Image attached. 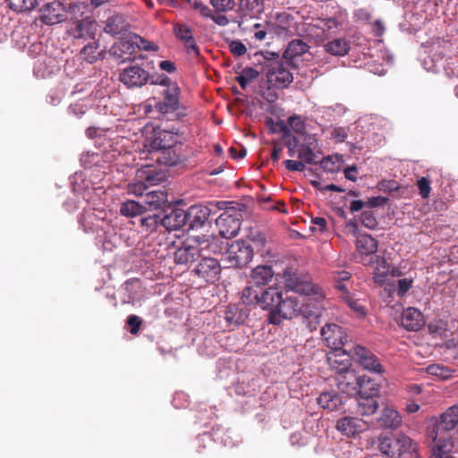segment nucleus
Returning <instances> with one entry per match:
<instances>
[{
  "instance_id": "e433bc0d",
  "label": "nucleus",
  "mask_w": 458,
  "mask_h": 458,
  "mask_svg": "<svg viewBox=\"0 0 458 458\" xmlns=\"http://www.w3.org/2000/svg\"><path fill=\"white\" fill-rule=\"evenodd\" d=\"M247 317V311L235 305L229 306L225 315V318L229 326H239L245 321Z\"/></svg>"
},
{
  "instance_id": "cd10ccee",
  "label": "nucleus",
  "mask_w": 458,
  "mask_h": 458,
  "mask_svg": "<svg viewBox=\"0 0 458 458\" xmlns=\"http://www.w3.org/2000/svg\"><path fill=\"white\" fill-rule=\"evenodd\" d=\"M264 12V0H240L239 13L242 16L257 18Z\"/></svg>"
},
{
  "instance_id": "49530a36",
  "label": "nucleus",
  "mask_w": 458,
  "mask_h": 458,
  "mask_svg": "<svg viewBox=\"0 0 458 458\" xmlns=\"http://www.w3.org/2000/svg\"><path fill=\"white\" fill-rule=\"evenodd\" d=\"M9 8L14 12L21 13L32 10L37 0H5Z\"/></svg>"
},
{
  "instance_id": "b1692460",
  "label": "nucleus",
  "mask_w": 458,
  "mask_h": 458,
  "mask_svg": "<svg viewBox=\"0 0 458 458\" xmlns=\"http://www.w3.org/2000/svg\"><path fill=\"white\" fill-rule=\"evenodd\" d=\"M168 202L167 193L164 191H151L146 192L143 197V206L146 209L157 210L164 208Z\"/></svg>"
},
{
  "instance_id": "774afa93",
  "label": "nucleus",
  "mask_w": 458,
  "mask_h": 458,
  "mask_svg": "<svg viewBox=\"0 0 458 458\" xmlns=\"http://www.w3.org/2000/svg\"><path fill=\"white\" fill-rule=\"evenodd\" d=\"M188 3L198 11L203 17L211 15V9L200 0H187Z\"/></svg>"
},
{
  "instance_id": "69168bd1",
  "label": "nucleus",
  "mask_w": 458,
  "mask_h": 458,
  "mask_svg": "<svg viewBox=\"0 0 458 458\" xmlns=\"http://www.w3.org/2000/svg\"><path fill=\"white\" fill-rule=\"evenodd\" d=\"M229 49L235 56H242L247 52L246 46L240 40H233L229 43Z\"/></svg>"
},
{
  "instance_id": "f03ea898",
  "label": "nucleus",
  "mask_w": 458,
  "mask_h": 458,
  "mask_svg": "<svg viewBox=\"0 0 458 458\" xmlns=\"http://www.w3.org/2000/svg\"><path fill=\"white\" fill-rule=\"evenodd\" d=\"M84 9L85 6L80 4L70 5L67 33L74 39L94 40L98 35V25L94 18L85 15Z\"/></svg>"
},
{
  "instance_id": "dca6fc26",
  "label": "nucleus",
  "mask_w": 458,
  "mask_h": 458,
  "mask_svg": "<svg viewBox=\"0 0 458 458\" xmlns=\"http://www.w3.org/2000/svg\"><path fill=\"white\" fill-rule=\"evenodd\" d=\"M368 423L357 417L345 416L337 420L336 428L347 437H354L367 430Z\"/></svg>"
},
{
  "instance_id": "f704fd0d",
  "label": "nucleus",
  "mask_w": 458,
  "mask_h": 458,
  "mask_svg": "<svg viewBox=\"0 0 458 458\" xmlns=\"http://www.w3.org/2000/svg\"><path fill=\"white\" fill-rule=\"evenodd\" d=\"M324 47L327 53L335 56H344L350 50V45L344 38H335L327 42Z\"/></svg>"
},
{
  "instance_id": "f8f14e48",
  "label": "nucleus",
  "mask_w": 458,
  "mask_h": 458,
  "mask_svg": "<svg viewBox=\"0 0 458 458\" xmlns=\"http://www.w3.org/2000/svg\"><path fill=\"white\" fill-rule=\"evenodd\" d=\"M164 99L157 104V108L162 114H168L177 111L180 106L179 95L180 88L176 82H172L161 91Z\"/></svg>"
},
{
  "instance_id": "8fccbe9b",
  "label": "nucleus",
  "mask_w": 458,
  "mask_h": 458,
  "mask_svg": "<svg viewBox=\"0 0 458 458\" xmlns=\"http://www.w3.org/2000/svg\"><path fill=\"white\" fill-rule=\"evenodd\" d=\"M132 44H134L135 48L142 49L145 51H157L158 47L155 45L153 42H150L143 38L140 37L137 34L131 33Z\"/></svg>"
},
{
  "instance_id": "6e6552de",
  "label": "nucleus",
  "mask_w": 458,
  "mask_h": 458,
  "mask_svg": "<svg viewBox=\"0 0 458 458\" xmlns=\"http://www.w3.org/2000/svg\"><path fill=\"white\" fill-rule=\"evenodd\" d=\"M354 357L353 346L348 349L346 347H341L332 350L327 356V362L331 369L339 375L351 370V360Z\"/></svg>"
},
{
  "instance_id": "c756f323",
  "label": "nucleus",
  "mask_w": 458,
  "mask_h": 458,
  "mask_svg": "<svg viewBox=\"0 0 458 458\" xmlns=\"http://www.w3.org/2000/svg\"><path fill=\"white\" fill-rule=\"evenodd\" d=\"M274 276V271L271 266L262 265L252 269L250 274V283L255 286L267 284Z\"/></svg>"
},
{
  "instance_id": "423d86ee",
  "label": "nucleus",
  "mask_w": 458,
  "mask_h": 458,
  "mask_svg": "<svg viewBox=\"0 0 458 458\" xmlns=\"http://www.w3.org/2000/svg\"><path fill=\"white\" fill-rule=\"evenodd\" d=\"M216 222L220 235L225 239L235 237L241 229L240 214L232 207H226Z\"/></svg>"
},
{
  "instance_id": "2eb2a0df",
  "label": "nucleus",
  "mask_w": 458,
  "mask_h": 458,
  "mask_svg": "<svg viewBox=\"0 0 458 458\" xmlns=\"http://www.w3.org/2000/svg\"><path fill=\"white\" fill-rule=\"evenodd\" d=\"M353 355H355L358 362L364 369L376 374H382L384 372L378 359L365 347L360 345L353 346Z\"/></svg>"
},
{
  "instance_id": "4be33fe9",
  "label": "nucleus",
  "mask_w": 458,
  "mask_h": 458,
  "mask_svg": "<svg viewBox=\"0 0 458 458\" xmlns=\"http://www.w3.org/2000/svg\"><path fill=\"white\" fill-rule=\"evenodd\" d=\"M56 68L57 61L55 58L40 54L34 64L33 72L37 78L43 79L54 73Z\"/></svg>"
},
{
  "instance_id": "3c124183",
  "label": "nucleus",
  "mask_w": 458,
  "mask_h": 458,
  "mask_svg": "<svg viewBox=\"0 0 458 458\" xmlns=\"http://www.w3.org/2000/svg\"><path fill=\"white\" fill-rule=\"evenodd\" d=\"M174 32L176 38L182 42L186 39H191V38L193 36L191 27L184 23L174 24Z\"/></svg>"
},
{
  "instance_id": "de8ad7c7",
  "label": "nucleus",
  "mask_w": 458,
  "mask_h": 458,
  "mask_svg": "<svg viewBox=\"0 0 458 458\" xmlns=\"http://www.w3.org/2000/svg\"><path fill=\"white\" fill-rule=\"evenodd\" d=\"M340 25L341 23L335 20V18L330 17L318 19L314 26L320 29L325 34H331L334 33Z\"/></svg>"
},
{
  "instance_id": "bb28decb",
  "label": "nucleus",
  "mask_w": 458,
  "mask_h": 458,
  "mask_svg": "<svg viewBox=\"0 0 458 458\" xmlns=\"http://www.w3.org/2000/svg\"><path fill=\"white\" fill-rule=\"evenodd\" d=\"M367 264L370 265L374 269L373 278L376 284H383L389 282V268L383 258L377 257L373 260H368Z\"/></svg>"
},
{
  "instance_id": "4d7b16f0",
  "label": "nucleus",
  "mask_w": 458,
  "mask_h": 458,
  "mask_svg": "<svg viewBox=\"0 0 458 458\" xmlns=\"http://www.w3.org/2000/svg\"><path fill=\"white\" fill-rule=\"evenodd\" d=\"M216 11L225 13L232 11L235 6V0H209Z\"/></svg>"
},
{
  "instance_id": "e2e57ef3",
  "label": "nucleus",
  "mask_w": 458,
  "mask_h": 458,
  "mask_svg": "<svg viewBox=\"0 0 458 458\" xmlns=\"http://www.w3.org/2000/svg\"><path fill=\"white\" fill-rule=\"evenodd\" d=\"M113 133L109 129L104 130L100 128L96 127H90L88 128L86 131V134L89 138H98L101 139L102 137H108V140H111L110 135Z\"/></svg>"
},
{
  "instance_id": "72a5a7b5",
  "label": "nucleus",
  "mask_w": 458,
  "mask_h": 458,
  "mask_svg": "<svg viewBox=\"0 0 458 458\" xmlns=\"http://www.w3.org/2000/svg\"><path fill=\"white\" fill-rule=\"evenodd\" d=\"M446 61L441 53H434L424 58L423 66L428 72H438L441 69L446 70Z\"/></svg>"
},
{
  "instance_id": "6ab92c4d",
  "label": "nucleus",
  "mask_w": 458,
  "mask_h": 458,
  "mask_svg": "<svg viewBox=\"0 0 458 458\" xmlns=\"http://www.w3.org/2000/svg\"><path fill=\"white\" fill-rule=\"evenodd\" d=\"M131 33H129L126 38H122L112 46L110 54L121 63L130 60L135 50L134 44L131 42Z\"/></svg>"
},
{
  "instance_id": "680f3d73",
  "label": "nucleus",
  "mask_w": 458,
  "mask_h": 458,
  "mask_svg": "<svg viewBox=\"0 0 458 458\" xmlns=\"http://www.w3.org/2000/svg\"><path fill=\"white\" fill-rule=\"evenodd\" d=\"M298 139L300 140V146L307 147L317 150L318 140L315 135L304 133L301 136H298Z\"/></svg>"
},
{
  "instance_id": "39448f33",
  "label": "nucleus",
  "mask_w": 458,
  "mask_h": 458,
  "mask_svg": "<svg viewBox=\"0 0 458 458\" xmlns=\"http://www.w3.org/2000/svg\"><path fill=\"white\" fill-rule=\"evenodd\" d=\"M253 258L251 246L244 241L233 242L225 254L230 267H240L249 264Z\"/></svg>"
},
{
  "instance_id": "13d9d810",
  "label": "nucleus",
  "mask_w": 458,
  "mask_h": 458,
  "mask_svg": "<svg viewBox=\"0 0 458 458\" xmlns=\"http://www.w3.org/2000/svg\"><path fill=\"white\" fill-rule=\"evenodd\" d=\"M138 182H131L128 184V192L136 196H141L142 198L146 194L147 186L144 180L138 179Z\"/></svg>"
},
{
  "instance_id": "1a4fd4ad",
  "label": "nucleus",
  "mask_w": 458,
  "mask_h": 458,
  "mask_svg": "<svg viewBox=\"0 0 458 458\" xmlns=\"http://www.w3.org/2000/svg\"><path fill=\"white\" fill-rule=\"evenodd\" d=\"M177 144V133L168 131H160L157 132L155 131V134L152 138H148L146 140L145 148L150 154L157 156V152L167 149L171 147H175Z\"/></svg>"
},
{
  "instance_id": "4c0bfd02",
  "label": "nucleus",
  "mask_w": 458,
  "mask_h": 458,
  "mask_svg": "<svg viewBox=\"0 0 458 458\" xmlns=\"http://www.w3.org/2000/svg\"><path fill=\"white\" fill-rule=\"evenodd\" d=\"M375 397L376 396L359 395L358 407L359 412L361 415L368 416L376 412L378 408V403Z\"/></svg>"
},
{
  "instance_id": "a18cd8bd",
  "label": "nucleus",
  "mask_w": 458,
  "mask_h": 458,
  "mask_svg": "<svg viewBox=\"0 0 458 458\" xmlns=\"http://www.w3.org/2000/svg\"><path fill=\"white\" fill-rule=\"evenodd\" d=\"M428 374L438 377L441 379H448L453 376L454 370L445 367L442 364L434 363L430 364L426 368Z\"/></svg>"
},
{
  "instance_id": "f257e3e1",
  "label": "nucleus",
  "mask_w": 458,
  "mask_h": 458,
  "mask_svg": "<svg viewBox=\"0 0 458 458\" xmlns=\"http://www.w3.org/2000/svg\"><path fill=\"white\" fill-rule=\"evenodd\" d=\"M285 287L288 291H283L278 287H268L263 296V303L269 310L268 321L274 325H279L284 319H291L299 314L307 316L309 311L305 308L306 301H321L324 298L322 290L290 269H285L282 274Z\"/></svg>"
},
{
  "instance_id": "7c9ffc66",
  "label": "nucleus",
  "mask_w": 458,
  "mask_h": 458,
  "mask_svg": "<svg viewBox=\"0 0 458 458\" xmlns=\"http://www.w3.org/2000/svg\"><path fill=\"white\" fill-rule=\"evenodd\" d=\"M137 178L144 180L145 182L150 185H156L164 180L165 174L161 171H157L153 165H143L137 170Z\"/></svg>"
},
{
  "instance_id": "2f4dec72",
  "label": "nucleus",
  "mask_w": 458,
  "mask_h": 458,
  "mask_svg": "<svg viewBox=\"0 0 458 458\" xmlns=\"http://www.w3.org/2000/svg\"><path fill=\"white\" fill-rule=\"evenodd\" d=\"M318 404L324 410L335 411L343 404L342 397L334 392H324L318 397Z\"/></svg>"
},
{
  "instance_id": "6e6d98bb",
  "label": "nucleus",
  "mask_w": 458,
  "mask_h": 458,
  "mask_svg": "<svg viewBox=\"0 0 458 458\" xmlns=\"http://www.w3.org/2000/svg\"><path fill=\"white\" fill-rule=\"evenodd\" d=\"M315 151L316 149L300 146L298 157L307 164H315L317 163Z\"/></svg>"
},
{
  "instance_id": "20e7f679",
  "label": "nucleus",
  "mask_w": 458,
  "mask_h": 458,
  "mask_svg": "<svg viewBox=\"0 0 458 458\" xmlns=\"http://www.w3.org/2000/svg\"><path fill=\"white\" fill-rule=\"evenodd\" d=\"M209 247V240L205 236H193L183 243L182 247L174 252V261L176 264L185 265L194 261L201 256V251Z\"/></svg>"
},
{
  "instance_id": "9b49d317",
  "label": "nucleus",
  "mask_w": 458,
  "mask_h": 458,
  "mask_svg": "<svg viewBox=\"0 0 458 458\" xmlns=\"http://www.w3.org/2000/svg\"><path fill=\"white\" fill-rule=\"evenodd\" d=\"M40 20L44 24L55 25L66 19L67 11L64 4L59 1H53L44 4L40 9Z\"/></svg>"
},
{
  "instance_id": "052dcab7",
  "label": "nucleus",
  "mask_w": 458,
  "mask_h": 458,
  "mask_svg": "<svg viewBox=\"0 0 458 458\" xmlns=\"http://www.w3.org/2000/svg\"><path fill=\"white\" fill-rule=\"evenodd\" d=\"M361 224L371 230L377 226V221L373 211H364L361 214Z\"/></svg>"
},
{
  "instance_id": "5fc2aeb1",
  "label": "nucleus",
  "mask_w": 458,
  "mask_h": 458,
  "mask_svg": "<svg viewBox=\"0 0 458 458\" xmlns=\"http://www.w3.org/2000/svg\"><path fill=\"white\" fill-rule=\"evenodd\" d=\"M161 216L159 215H152L140 219L141 225L147 229V231L154 232L161 225Z\"/></svg>"
},
{
  "instance_id": "c03bdc74",
  "label": "nucleus",
  "mask_w": 458,
  "mask_h": 458,
  "mask_svg": "<svg viewBox=\"0 0 458 458\" xmlns=\"http://www.w3.org/2000/svg\"><path fill=\"white\" fill-rule=\"evenodd\" d=\"M320 165L322 169L327 173H337L341 169V157L338 155L325 157L320 161Z\"/></svg>"
},
{
  "instance_id": "864d4df0",
  "label": "nucleus",
  "mask_w": 458,
  "mask_h": 458,
  "mask_svg": "<svg viewBox=\"0 0 458 458\" xmlns=\"http://www.w3.org/2000/svg\"><path fill=\"white\" fill-rule=\"evenodd\" d=\"M412 280L408 278L399 279L396 281V284L394 281L392 283L388 282L389 292L393 289H395V285H397V293L400 296H403L405 294L411 287Z\"/></svg>"
},
{
  "instance_id": "4468645a",
  "label": "nucleus",
  "mask_w": 458,
  "mask_h": 458,
  "mask_svg": "<svg viewBox=\"0 0 458 458\" xmlns=\"http://www.w3.org/2000/svg\"><path fill=\"white\" fill-rule=\"evenodd\" d=\"M320 333L325 344L332 350L346 345V335L336 324H326Z\"/></svg>"
},
{
  "instance_id": "7ed1b4c3",
  "label": "nucleus",
  "mask_w": 458,
  "mask_h": 458,
  "mask_svg": "<svg viewBox=\"0 0 458 458\" xmlns=\"http://www.w3.org/2000/svg\"><path fill=\"white\" fill-rule=\"evenodd\" d=\"M112 214L105 209L89 208L84 211L80 225L87 233H93L99 242L110 239L114 233L111 225Z\"/></svg>"
},
{
  "instance_id": "473e14b6",
  "label": "nucleus",
  "mask_w": 458,
  "mask_h": 458,
  "mask_svg": "<svg viewBox=\"0 0 458 458\" xmlns=\"http://www.w3.org/2000/svg\"><path fill=\"white\" fill-rule=\"evenodd\" d=\"M106 33L113 36L123 34L125 35L128 30V24L121 15H114L106 20L104 29Z\"/></svg>"
},
{
  "instance_id": "0eeeda50",
  "label": "nucleus",
  "mask_w": 458,
  "mask_h": 458,
  "mask_svg": "<svg viewBox=\"0 0 458 458\" xmlns=\"http://www.w3.org/2000/svg\"><path fill=\"white\" fill-rule=\"evenodd\" d=\"M267 78L268 83L277 89L286 88L293 80L286 62H276L268 66Z\"/></svg>"
},
{
  "instance_id": "79ce46f5",
  "label": "nucleus",
  "mask_w": 458,
  "mask_h": 458,
  "mask_svg": "<svg viewBox=\"0 0 458 458\" xmlns=\"http://www.w3.org/2000/svg\"><path fill=\"white\" fill-rule=\"evenodd\" d=\"M99 48V43L97 40V38H95L94 40H90L81 51V55L82 57L89 63L92 64L96 62L98 58V55H100L99 52H98Z\"/></svg>"
},
{
  "instance_id": "f3484780",
  "label": "nucleus",
  "mask_w": 458,
  "mask_h": 458,
  "mask_svg": "<svg viewBox=\"0 0 458 458\" xmlns=\"http://www.w3.org/2000/svg\"><path fill=\"white\" fill-rule=\"evenodd\" d=\"M356 249L362 257L361 262L367 264L368 260H373L377 256V242L371 235L363 233L356 239Z\"/></svg>"
},
{
  "instance_id": "58836bf2",
  "label": "nucleus",
  "mask_w": 458,
  "mask_h": 458,
  "mask_svg": "<svg viewBox=\"0 0 458 458\" xmlns=\"http://www.w3.org/2000/svg\"><path fill=\"white\" fill-rule=\"evenodd\" d=\"M379 393L378 386L370 377L360 376L359 395L377 396Z\"/></svg>"
},
{
  "instance_id": "603ef678",
  "label": "nucleus",
  "mask_w": 458,
  "mask_h": 458,
  "mask_svg": "<svg viewBox=\"0 0 458 458\" xmlns=\"http://www.w3.org/2000/svg\"><path fill=\"white\" fill-rule=\"evenodd\" d=\"M430 334L440 337H447V323L442 319L435 320L428 325Z\"/></svg>"
},
{
  "instance_id": "bf43d9fd",
  "label": "nucleus",
  "mask_w": 458,
  "mask_h": 458,
  "mask_svg": "<svg viewBox=\"0 0 458 458\" xmlns=\"http://www.w3.org/2000/svg\"><path fill=\"white\" fill-rule=\"evenodd\" d=\"M288 124L294 132L299 134V136L305 133V123L300 116L294 115L289 117Z\"/></svg>"
},
{
  "instance_id": "09e8293b",
  "label": "nucleus",
  "mask_w": 458,
  "mask_h": 458,
  "mask_svg": "<svg viewBox=\"0 0 458 458\" xmlns=\"http://www.w3.org/2000/svg\"><path fill=\"white\" fill-rule=\"evenodd\" d=\"M259 72L251 67H247L236 77L242 89H246L249 83L259 77Z\"/></svg>"
},
{
  "instance_id": "393cba45",
  "label": "nucleus",
  "mask_w": 458,
  "mask_h": 458,
  "mask_svg": "<svg viewBox=\"0 0 458 458\" xmlns=\"http://www.w3.org/2000/svg\"><path fill=\"white\" fill-rule=\"evenodd\" d=\"M153 157L159 164L166 166L177 165L182 160V156L177 146L157 152V156Z\"/></svg>"
},
{
  "instance_id": "aec40b11",
  "label": "nucleus",
  "mask_w": 458,
  "mask_h": 458,
  "mask_svg": "<svg viewBox=\"0 0 458 458\" xmlns=\"http://www.w3.org/2000/svg\"><path fill=\"white\" fill-rule=\"evenodd\" d=\"M335 381L342 393L348 395L359 394L360 377H357L352 370L337 375Z\"/></svg>"
},
{
  "instance_id": "a878e982",
  "label": "nucleus",
  "mask_w": 458,
  "mask_h": 458,
  "mask_svg": "<svg viewBox=\"0 0 458 458\" xmlns=\"http://www.w3.org/2000/svg\"><path fill=\"white\" fill-rule=\"evenodd\" d=\"M458 423V406L454 405L448 408L440 417L437 424V433L449 431L455 428Z\"/></svg>"
},
{
  "instance_id": "a19ab883",
  "label": "nucleus",
  "mask_w": 458,
  "mask_h": 458,
  "mask_svg": "<svg viewBox=\"0 0 458 458\" xmlns=\"http://www.w3.org/2000/svg\"><path fill=\"white\" fill-rule=\"evenodd\" d=\"M396 439L395 436L388 435L381 437L379 439V450L382 454L387 456H396L397 455V448H396Z\"/></svg>"
},
{
  "instance_id": "ddd939ff",
  "label": "nucleus",
  "mask_w": 458,
  "mask_h": 458,
  "mask_svg": "<svg viewBox=\"0 0 458 458\" xmlns=\"http://www.w3.org/2000/svg\"><path fill=\"white\" fill-rule=\"evenodd\" d=\"M193 272L208 283H215L219 278L221 266L214 258H202Z\"/></svg>"
},
{
  "instance_id": "a211bd4d",
  "label": "nucleus",
  "mask_w": 458,
  "mask_h": 458,
  "mask_svg": "<svg viewBox=\"0 0 458 458\" xmlns=\"http://www.w3.org/2000/svg\"><path fill=\"white\" fill-rule=\"evenodd\" d=\"M211 208L203 205L191 206L186 212L187 224L190 229H199L208 221Z\"/></svg>"
},
{
  "instance_id": "5701e85b",
  "label": "nucleus",
  "mask_w": 458,
  "mask_h": 458,
  "mask_svg": "<svg viewBox=\"0 0 458 458\" xmlns=\"http://www.w3.org/2000/svg\"><path fill=\"white\" fill-rule=\"evenodd\" d=\"M402 326L409 331H417L424 324L422 313L416 308L410 307L403 310Z\"/></svg>"
},
{
  "instance_id": "0e129e2a",
  "label": "nucleus",
  "mask_w": 458,
  "mask_h": 458,
  "mask_svg": "<svg viewBox=\"0 0 458 458\" xmlns=\"http://www.w3.org/2000/svg\"><path fill=\"white\" fill-rule=\"evenodd\" d=\"M417 186L419 189V193L421 196V198H428L431 191L430 182L428 179L426 177H421L420 179L418 180Z\"/></svg>"
},
{
  "instance_id": "c9c22d12",
  "label": "nucleus",
  "mask_w": 458,
  "mask_h": 458,
  "mask_svg": "<svg viewBox=\"0 0 458 458\" xmlns=\"http://www.w3.org/2000/svg\"><path fill=\"white\" fill-rule=\"evenodd\" d=\"M380 421L386 428H396L401 425L402 418L396 410L386 407L382 411Z\"/></svg>"
},
{
  "instance_id": "412c9836",
  "label": "nucleus",
  "mask_w": 458,
  "mask_h": 458,
  "mask_svg": "<svg viewBox=\"0 0 458 458\" xmlns=\"http://www.w3.org/2000/svg\"><path fill=\"white\" fill-rule=\"evenodd\" d=\"M161 218V225L168 231H176L187 225L186 212L181 208H174Z\"/></svg>"
},
{
  "instance_id": "c85d7f7f",
  "label": "nucleus",
  "mask_w": 458,
  "mask_h": 458,
  "mask_svg": "<svg viewBox=\"0 0 458 458\" xmlns=\"http://www.w3.org/2000/svg\"><path fill=\"white\" fill-rule=\"evenodd\" d=\"M265 293L266 289L259 291L257 286H246L242 292V303L246 305H259L263 310H267V307L263 303V296Z\"/></svg>"
},
{
  "instance_id": "338daca9",
  "label": "nucleus",
  "mask_w": 458,
  "mask_h": 458,
  "mask_svg": "<svg viewBox=\"0 0 458 458\" xmlns=\"http://www.w3.org/2000/svg\"><path fill=\"white\" fill-rule=\"evenodd\" d=\"M285 146L288 149V154L290 157H293L296 155L298 156V151L300 148V140L297 136H293L292 139H289L285 141Z\"/></svg>"
},
{
  "instance_id": "37998d69",
  "label": "nucleus",
  "mask_w": 458,
  "mask_h": 458,
  "mask_svg": "<svg viewBox=\"0 0 458 458\" xmlns=\"http://www.w3.org/2000/svg\"><path fill=\"white\" fill-rule=\"evenodd\" d=\"M309 50V46L301 39L292 40L284 52L289 58H293L305 54Z\"/></svg>"
},
{
  "instance_id": "9d476101",
  "label": "nucleus",
  "mask_w": 458,
  "mask_h": 458,
  "mask_svg": "<svg viewBox=\"0 0 458 458\" xmlns=\"http://www.w3.org/2000/svg\"><path fill=\"white\" fill-rule=\"evenodd\" d=\"M150 79L149 73L139 65L125 68L120 73V81L128 89L140 88Z\"/></svg>"
},
{
  "instance_id": "ea45409f",
  "label": "nucleus",
  "mask_w": 458,
  "mask_h": 458,
  "mask_svg": "<svg viewBox=\"0 0 458 458\" xmlns=\"http://www.w3.org/2000/svg\"><path fill=\"white\" fill-rule=\"evenodd\" d=\"M146 210L145 206L134 200L123 202L120 208V213L126 217H134L141 215Z\"/></svg>"
}]
</instances>
